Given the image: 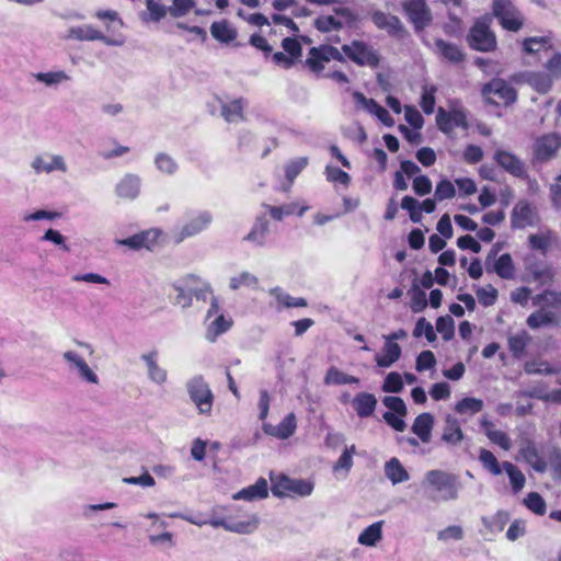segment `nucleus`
Instances as JSON below:
<instances>
[{
  "label": "nucleus",
  "mask_w": 561,
  "mask_h": 561,
  "mask_svg": "<svg viewBox=\"0 0 561 561\" xmlns=\"http://www.w3.org/2000/svg\"><path fill=\"white\" fill-rule=\"evenodd\" d=\"M481 520L490 533L496 534L504 529L510 520V514L505 511H499L492 516H483Z\"/></svg>",
  "instance_id": "a19ab883"
},
{
  "label": "nucleus",
  "mask_w": 561,
  "mask_h": 561,
  "mask_svg": "<svg viewBox=\"0 0 561 561\" xmlns=\"http://www.w3.org/2000/svg\"><path fill=\"white\" fill-rule=\"evenodd\" d=\"M436 330L445 341H449L455 334V322L450 316L439 317L436 321Z\"/></svg>",
  "instance_id": "bf43d9fd"
},
{
  "label": "nucleus",
  "mask_w": 561,
  "mask_h": 561,
  "mask_svg": "<svg viewBox=\"0 0 561 561\" xmlns=\"http://www.w3.org/2000/svg\"><path fill=\"white\" fill-rule=\"evenodd\" d=\"M436 51L446 60L453 64H459L465 60V54L460 47L454 43L446 42L442 38L435 41Z\"/></svg>",
  "instance_id": "473e14b6"
},
{
  "label": "nucleus",
  "mask_w": 561,
  "mask_h": 561,
  "mask_svg": "<svg viewBox=\"0 0 561 561\" xmlns=\"http://www.w3.org/2000/svg\"><path fill=\"white\" fill-rule=\"evenodd\" d=\"M403 389V382L401 375L398 373H389L387 377L385 378L382 390L385 392H392L398 393L401 392Z\"/></svg>",
  "instance_id": "0e129e2a"
},
{
  "label": "nucleus",
  "mask_w": 561,
  "mask_h": 561,
  "mask_svg": "<svg viewBox=\"0 0 561 561\" xmlns=\"http://www.w3.org/2000/svg\"><path fill=\"white\" fill-rule=\"evenodd\" d=\"M335 15H320L314 20V27L322 32L337 31L344 27L345 24L353 20V14L350 9L339 8L334 10Z\"/></svg>",
  "instance_id": "2eb2a0df"
},
{
  "label": "nucleus",
  "mask_w": 561,
  "mask_h": 561,
  "mask_svg": "<svg viewBox=\"0 0 561 561\" xmlns=\"http://www.w3.org/2000/svg\"><path fill=\"white\" fill-rule=\"evenodd\" d=\"M538 310L528 316L526 323L530 329H539L547 325H557L559 323V314L557 311L537 307Z\"/></svg>",
  "instance_id": "393cba45"
},
{
  "label": "nucleus",
  "mask_w": 561,
  "mask_h": 561,
  "mask_svg": "<svg viewBox=\"0 0 561 561\" xmlns=\"http://www.w3.org/2000/svg\"><path fill=\"white\" fill-rule=\"evenodd\" d=\"M477 297L482 306L489 307L495 304L497 290L493 286L488 285L477 290Z\"/></svg>",
  "instance_id": "338daca9"
},
{
  "label": "nucleus",
  "mask_w": 561,
  "mask_h": 561,
  "mask_svg": "<svg viewBox=\"0 0 561 561\" xmlns=\"http://www.w3.org/2000/svg\"><path fill=\"white\" fill-rule=\"evenodd\" d=\"M353 408L362 419L370 416L377 405V399L368 392H359L353 399Z\"/></svg>",
  "instance_id": "2f4dec72"
},
{
  "label": "nucleus",
  "mask_w": 561,
  "mask_h": 561,
  "mask_svg": "<svg viewBox=\"0 0 561 561\" xmlns=\"http://www.w3.org/2000/svg\"><path fill=\"white\" fill-rule=\"evenodd\" d=\"M520 456L536 472L539 473L546 472L549 465L556 469L561 468V450L557 447H552L548 450L547 460L536 444L528 440L520 448Z\"/></svg>",
  "instance_id": "7ed1b4c3"
},
{
  "label": "nucleus",
  "mask_w": 561,
  "mask_h": 561,
  "mask_svg": "<svg viewBox=\"0 0 561 561\" xmlns=\"http://www.w3.org/2000/svg\"><path fill=\"white\" fill-rule=\"evenodd\" d=\"M190 400L199 414L210 415L215 396L203 375H194L185 382Z\"/></svg>",
  "instance_id": "f03ea898"
},
{
  "label": "nucleus",
  "mask_w": 561,
  "mask_h": 561,
  "mask_svg": "<svg viewBox=\"0 0 561 561\" xmlns=\"http://www.w3.org/2000/svg\"><path fill=\"white\" fill-rule=\"evenodd\" d=\"M66 38L77 41H101L107 46L123 45V41H117L108 36H105L102 32L95 30L93 26L88 24L80 26H71L68 30Z\"/></svg>",
  "instance_id": "dca6fc26"
},
{
  "label": "nucleus",
  "mask_w": 561,
  "mask_h": 561,
  "mask_svg": "<svg viewBox=\"0 0 561 561\" xmlns=\"http://www.w3.org/2000/svg\"><path fill=\"white\" fill-rule=\"evenodd\" d=\"M463 437L465 435L461 430L460 422L455 416L448 414L445 417L442 440L449 446H456L463 439Z\"/></svg>",
  "instance_id": "a878e982"
},
{
  "label": "nucleus",
  "mask_w": 561,
  "mask_h": 561,
  "mask_svg": "<svg viewBox=\"0 0 561 561\" xmlns=\"http://www.w3.org/2000/svg\"><path fill=\"white\" fill-rule=\"evenodd\" d=\"M289 491L290 493L297 494L299 496H308L313 491V483L304 479H293V482H289Z\"/></svg>",
  "instance_id": "69168bd1"
},
{
  "label": "nucleus",
  "mask_w": 561,
  "mask_h": 561,
  "mask_svg": "<svg viewBox=\"0 0 561 561\" xmlns=\"http://www.w3.org/2000/svg\"><path fill=\"white\" fill-rule=\"evenodd\" d=\"M425 483L434 492L433 501H454L461 490L459 478L445 470H430L425 474Z\"/></svg>",
  "instance_id": "f257e3e1"
},
{
  "label": "nucleus",
  "mask_w": 561,
  "mask_h": 561,
  "mask_svg": "<svg viewBox=\"0 0 561 561\" xmlns=\"http://www.w3.org/2000/svg\"><path fill=\"white\" fill-rule=\"evenodd\" d=\"M62 358L68 364L69 371L76 374L79 379L92 385L99 383V376L79 353L66 351L62 354Z\"/></svg>",
  "instance_id": "f8f14e48"
},
{
  "label": "nucleus",
  "mask_w": 561,
  "mask_h": 561,
  "mask_svg": "<svg viewBox=\"0 0 561 561\" xmlns=\"http://www.w3.org/2000/svg\"><path fill=\"white\" fill-rule=\"evenodd\" d=\"M270 232V221L266 218V215H260L256 217L251 230L247 236H244L243 240L252 243L254 247H265L267 236Z\"/></svg>",
  "instance_id": "5701e85b"
},
{
  "label": "nucleus",
  "mask_w": 561,
  "mask_h": 561,
  "mask_svg": "<svg viewBox=\"0 0 561 561\" xmlns=\"http://www.w3.org/2000/svg\"><path fill=\"white\" fill-rule=\"evenodd\" d=\"M259 279L250 272L243 271L240 274L232 276L229 280V288L237 290L241 287L256 288Z\"/></svg>",
  "instance_id": "09e8293b"
},
{
  "label": "nucleus",
  "mask_w": 561,
  "mask_h": 561,
  "mask_svg": "<svg viewBox=\"0 0 561 561\" xmlns=\"http://www.w3.org/2000/svg\"><path fill=\"white\" fill-rule=\"evenodd\" d=\"M33 168L37 172H51L54 170H66L65 162L61 157L59 156H46V157H38L36 158L33 163Z\"/></svg>",
  "instance_id": "58836bf2"
},
{
  "label": "nucleus",
  "mask_w": 561,
  "mask_h": 561,
  "mask_svg": "<svg viewBox=\"0 0 561 561\" xmlns=\"http://www.w3.org/2000/svg\"><path fill=\"white\" fill-rule=\"evenodd\" d=\"M342 51L358 66H368L371 68L379 66L380 56L378 51L366 42L353 41L351 44L343 45Z\"/></svg>",
  "instance_id": "0eeeda50"
},
{
  "label": "nucleus",
  "mask_w": 561,
  "mask_h": 561,
  "mask_svg": "<svg viewBox=\"0 0 561 561\" xmlns=\"http://www.w3.org/2000/svg\"><path fill=\"white\" fill-rule=\"evenodd\" d=\"M146 7L149 13V18L147 19L146 14L144 13L141 15L144 21L150 20L153 22H159L167 15V13H169V7H165L156 0H149Z\"/></svg>",
  "instance_id": "5fc2aeb1"
},
{
  "label": "nucleus",
  "mask_w": 561,
  "mask_h": 561,
  "mask_svg": "<svg viewBox=\"0 0 561 561\" xmlns=\"http://www.w3.org/2000/svg\"><path fill=\"white\" fill-rule=\"evenodd\" d=\"M503 471H505L506 474L508 476L513 492H520L525 486L526 482L524 473L514 463L510 461L503 462Z\"/></svg>",
  "instance_id": "37998d69"
},
{
  "label": "nucleus",
  "mask_w": 561,
  "mask_h": 561,
  "mask_svg": "<svg viewBox=\"0 0 561 561\" xmlns=\"http://www.w3.org/2000/svg\"><path fill=\"white\" fill-rule=\"evenodd\" d=\"M479 461L482 467L493 476H500L503 472V463H500L492 451L481 448L479 451Z\"/></svg>",
  "instance_id": "49530a36"
},
{
  "label": "nucleus",
  "mask_w": 561,
  "mask_h": 561,
  "mask_svg": "<svg viewBox=\"0 0 561 561\" xmlns=\"http://www.w3.org/2000/svg\"><path fill=\"white\" fill-rule=\"evenodd\" d=\"M423 334L425 335L428 342H434L436 340V334L433 325L430 322H427L425 318H420L415 324L413 335L415 337H420Z\"/></svg>",
  "instance_id": "680f3d73"
},
{
  "label": "nucleus",
  "mask_w": 561,
  "mask_h": 561,
  "mask_svg": "<svg viewBox=\"0 0 561 561\" xmlns=\"http://www.w3.org/2000/svg\"><path fill=\"white\" fill-rule=\"evenodd\" d=\"M382 522H377L366 527L358 536V542L363 546L373 547L381 539Z\"/></svg>",
  "instance_id": "c03bdc74"
},
{
  "label": "nucleus",
  "mask_w": 561,
  "mask_h": 561,
  "mask_svg": "<svg viewBox=\"0 0 561 561\" xmlns=\"http://www.w3.org/2000/svg\"><path fill=\"white\" fill-rule=\"evenodd\" d=\"M356 454V446L351 445L346 446L339 457L337 461L333 465V471H345L348 473L353 467V456Z\"/></svg>",
  "instance_id": "8fccbe9b"
},
{
  "label": "nucleus",
  "mask_w": 561,
  "mask_h": 561,
  "mask_svg": "<svg viewBox=\"0 0 561 561\" xmlns=\"http://www.w3.org/2000/svg\"><path fill=\"white\" fill-rule=\"evenodd\" d=\"M494 272L504 279H511L514 277L515 266L512 256L508 253H504L497 257L493 266Z\"/></svg>",
  "instance_id": "de8ad7c7"
},
{
  "label": "nucleus",
  "mask_w": 561,
  "mask_h": 561,
  "mask_svg": "<svg viewBox=\"0 0 561 561\" xmlns=\"http://www.w3.org/2000/svg\"><path fill=\"white\" fill-rule=\"evenodd\" d=\"M211 36L225 44H229L237 38V31L227 20L213 22L210 25Z\"/></svg>",
  "instance_id": "f704fd0d"
},
{
  "label": "nucleus",
  "mask_w": 561,
  "mask_h": 561,
  "mask_svg": "<svg viewBox=\"0 0 561 561\" xmlns=\"http://www.w3.org/2000/svg\"><path fill=\"white\" fill-rule=\"evenodd\" d=\"M382 403L389 409L388 412H393L396 414H400L401 416H405L408 413L404 401L399 397H385L382 399Z\"/></svg>",
  "instance_id": "774afa93"
},
{
  "label": "nucleus",
  "mask_w": 561,
  "mask_h": 561,
  "mask_svg": "<svg viewBox=\"0 0 561 561\" xmlns=\"http://www.w3.org/2000/svg\"><path fill=\"white\" fill-rule=\"evenodd\" d=\"M268 496V484L267 481L264 478L257 479V481L249 485L248 488H244L240 490L239 492L234 493L232 495L233 500H242L248 502L259 501L266 499Z\"/></svg>",
  "instance_id": "b1692460"
},
{
  "label": "nucleus",
  "mask_w": 561,
  "mask_h": 561,
  "mask_svg": "<svg viewBox=\"0 0 561 561\" xmlns=\"http://www.w3.org/2000/svg\"><path fill=\"white\" fill-rule=\"evenodd\" d=\"M325 176L329 182L342 184L345 187H347L351 182V176L346 172L330 164L325 168Z\"/></svg>",
  "instance_id": "13d9d810"
},
{
  "label": "nucleus",
  "mask_w": 561,
  "mask_h": 561,
  "mask_svg": "<svg viewBox=\"0 0 561 561\" xmlns=\"http://www.w3.org/2000/svg\"><path fill=\"white\" fill-rule=\"evenodd\" d=\"M434 426V417L431 413L424 412L417 415L412 425V432L423 443H430Z\"/></svg>",
  "instance_id": "c85d7f7f"
},
{
  "label": "nucleus",
  "mask_w": 561,
  "mask_h": 561,
  "mask_svg": "<svg viewBox=\"0 0 561 561\" xmlns=\"http://www.w3.org/2000/svg\"><path fill=\"white\" fill-rule=\"evenodd\" d=\"M324 383L330 385H347V383H358L359 379L357 377L347 375L340 370L339 368L332 366L327 370L324 376Z\"/></svg>",
  "instance_id": "a18cd8bd"
},
{
  "label": "nucleus",
  "mask_w": 561,
  "mask_h": 561,
  "mask_svg": "<svg viewBox=\"0 0 561 561\" xmlns=\"http://www.w3.org/2000/svg\"><path fill=\"white\" fill-rule=\"evenodd\" d=\"M526 507L537 515L546 513V502L542 496L537 492H530L524 500Z\"/></svg>",
  "instance_id": "4d7b16f0"
},
{
  "label": "nucleus",
  "mask_w": 561,
  "mask_h": 561,
  "mask_svg": "<svg viewBox=\"0 0 561 561\" xmlns=\"http://www.w3.org/2000/svg\"><path fill=\"white\" fill-rule=\"evenodd\" d=\"M32 77L47 88H57L59 84L69 81L71 78L64 70L35 72Z\"/></svg>",
  "instance_id": "4c0bfd02"
},
{
  "label": "nucleus",
  "mask_w": 561,
  "mask_h": 561,
  "mask_svg": "<svg viewBox=\"0 0 561 561\" xmlns=\"http://www.w3.org/2000/svg\"><path fill=\"white\" fill-rule=\"evenodd\" d=\"M257 526L259 518L253 515L245 520L229 522L227 530L237 534H251L257 528Z\"/></svg>",
  "instance_id": "603ef678"
},
{
  "label": "nucleus",
  "mask_w": 561,
  "mask_h": 561,
  "mask_svg": "<svg viewBox=\"0 0 561 561\" xmlns=\"http://www.w3.org/2000/svg\"><path fill=\"white\" fill-rule=\"evenodd\" d=\"M141 360L146 364L147 375L151 382L162 386L168 380V371L158 363V351L141 354Z\"/></svg>",
  "instance_id": "4be33fe9"
},
{
  "label": "nucleus",
  "mask_w": 561,
  "mask_h": 561,
  "mask_svg": "<svg viewBox=\"0 0 561 561\" xmlns=\"http://www.w3.org/2000/svg\"><path fill=\"white\" fill-rule=\"evenodd\" d=\"M467 41L469 46L478 51H493L496 48V37L490 28L489 19H478L471 26Z\"/></svg>",
  "instance_id": "39448f33"
},
{
  "label": "nucleus",
  "mask_w": 561,
  "mask_h": 561,
  "mask_svg": "<svg viewBox=\"0 0 561 561\" xmlns=\"http://www.w3.org/2000/svg\"><path fill=\"white\" fill-rule=\"evenodd\" d=\"M533 306L556 311L561 307V291L546 289L531 298Z\"/></svg>",
  "instance_id": "e433bc0d"
},
{
  "label": "nucleus",
  "mask_w": 561,
  "mask_h": 561,
  "mask_svg": "<svg viewBox=\"0 0 561 561\" xmlns=\"http://www.w3.org/2000/svg\"><path fill=\"white\" fill-rule=\"evenodd\" d=\"M549 44V38L546 36L540 37H528L523 42L524 53L530 55L538 53L541 48H545Z\"/></svg>",
  "instance_id": "e2e57ef3"
},
{
  "label": "nucleus",
  "mask_w": 561,
  "mask_h": 561,
  "mask_svg": "<svg viewBox=\"0 0 561 561\" xmlns=\"http://www.w3.org/2000/svg\"><path fill=\"white\" fill-rule=\"evenodd\" d=\"M195 7V0H173L169 7V13L172 18H181Z\"/></svg>",
  "instance_id": "052dcab7"
},
{
  "label": "nucleus",
  "mask_w": 561,
  "mask_h": 561,
  "mask_svg": "<svg viewBox=\"0 0 561 561\" xmlns=\"http://www.w3.org/2000/svg\"><path fill=\"white\" fill-rule=\"evenodd\" d=\"M371 21L379 30L386 31L390 36L403 38L407 34L404 25L396 15L377 10L371 13Z\"/></svg>",
  "instance_id": "a211bd4d"
},
{
  "label": "nucleus",
  "mask_w": 561,
  "mask_h": 561,
  "mask_svg": "<svg viewBox=\"0 0 561 561\" xmlns=\"http://www.w3.org/2000/svg\"><path fill=\"white\" fill-rule=\"evenodd\" d=\"M207 329L205 337L207 341L214 343L219 335L227 332L231 325V318L219 313V304L217 298L211 297V304L206 314Z\"/></svg>",
  "instance_id": "1a4fd4ad"
},
{
  "label": "nucleus",
  "mask_w": 561,
  "mask_h": 561,
  "mask_svg": "<svg viewBox=\"0 0 561 561\" xmlns=\"http://www.w3.org/2000/svg\"><path fill=\"white\" fill-rule=\"evenodd\" d=\"M385 474L392 484H399L410 480L409 472L396 457H392L385 463Z\"/></svg>",
  "instance_id": "c9c22d12"
},
{
  "label": "nucleus",
  "mask_w": 561,
  "mask_h": 561,
  "mask_svg": "<svg viewBox=\"0 0 561 561\" xmlns=\"http://www.w3.org/2000/svg\"><path fill=\"white\" fill-rule=\"evenodd\" d=\"M262 207L268 211L273 219L280 221L284 219V217L289 216L296 211L297 204L290 203L284 204L282 206H272L268 204H263Z\"/></svg>",
  "instance_id": "864d4df0"
},
{
  "label": "nucleus",
  "mask_w": 561,
  "mask_h": 561,
  "mask_svg": "<svg viewBox=\"0 0 561 561\" xmlns=\"http://www.w3.org/2000/svg\"><path fill=\"white\" fill-rule=\"evenodd\" d=\"M308 158L300 157L289 161L285 165V175L289 184L298 176V174L307 167Z\"/></svg>",
  "instance_id": "6e6d98bb"
},
{
  "label": "nucleus",
  "mask_w": 561,
  "mask_h": 561,
  "mask_svg": "<svg viewBox=\"0 0 561 561\" xmlns=\"http://www.w3.org/2000/svg\"><path fill=\"white\" fill-rule=\"evenodd\" d=\"M495 160L504 170H506L507 172L515 176H523L525 174V168L523 162L510 152H496Z\"/></svg>",
  "instance_id": "72a5a7b5"
},
{
  "label": "nucleus",
  "mask_w": 561,
  "mask_h": 561,
  "mask_svg": "<svg viewBox=\"0 0 561 561\" xmlns=\"http://www.w3.org/2000/svg\"><path fill=\"white\" fill-rule=\"evenodd\" d=\"M197 282V277L194 275H187L176 282H174L171 286L176 293L174 297V305L180 306L182 308H188L192 306V293L194 289V283Z\"/></svg>",
  "instance_id": "aec40b11"
},
{
  "label": "nucleus",
  "mask_w": 561,
  "mask_h": 561,
  "mask_svg": "<svg viewBox=\"0 0 561 561\" xmlns=\"http://www.w3.org/2000/svg\"><path fill=\"white\" fill-rule=\"evenodd\" d=\"M531 342V336L525 330L518 331L507 336V345L512 355L520 359L525 356L526 348Z\"/></svg>",
  "instance_id": "7c9ffc66"
},
{
  "label": "nucleus",
  "mask_w": 561,
  "mask_h": 561,
  "mask_svg": "<svg viewBox=\"0 0 561 561\" xmlns=\"http://www.w3.org/2000/svg\"><path fill=\"white\" fill-rule=\"evenodd\" d=\"M115 192L118 197L134 199L140 192V179L135 174H126L116 185Z\"/></svg>",
  "instance_id": "cd10ccee"
},
{
  "label": "nucleus",
  "mask_w": 561,
  "mask_h": 561,
  "mask_svg": "<svg viewBox=\"0 0 561 561\" xmlns=\"http://www.w3.org/2000/svg\"><path fill=\"white\" fill-rule=\"evenodd\" d=\"M538 222V214L534 206L526 201H519L512 210L511 224L515 229H524Z\"/></svg>",
  "instance_id": "f3484780"
},
{
  "label": "nucleus",
  "mask_w": 561,
  "mask_h": 561,
  "mask_svg": "<svg viewBox=\"0 0 561 561\" xmlns=\"http://www.w3.org/2000/svg\"><path fill=\"white\" fill-rule=\"evenodd\" d=\"M559 142H536L534 147V163H545L551 160L558 149Z\"/></svg>",
  "instance_id": "ea45409f"
},
{
  "label": "nucleus",
  "mask_w": 561,
  "mask_h": 561,
  "mask_svg": "<svg viewBox=\"0 0 561 561\" xmlns=\"http://www.w3.org/2000/svg\"><path fill=\"white\" fill-rule=\"evenodd\" d=\"M483 401L478 398L467 397L458 401L455 411L460 415L472 416L483 409Z\"/></svg>",
  "instance_id": "79ce46f5"
},
{
  "label": "nucleus",
  "mask_w": 561,
  "mask_h": 561,
  "mask_svg": "<svg viewBox=\"0 0 561 561\" xmlns=\"http://www.w3.org/2000/svg\"><path fill=\"white\" fill-rule=\"evenodd\" d=\"M492 12L506 31L518 32L524 25L522 12L511 0H493Z\"/></svg>",
  "instance_id": "423d86ee"
},
{
  "label": "nucleus",
  "mask_w": 561,
  "mask_h": 561,
  "mask_svg": "<svg viewBox=\"0 0 561 561\" xmlns=\"http://www.w3.org/2000/svg\"><path fill=\"white\" fill-rule=\"evenodd\" d=\"M525 270L533 280L540 285L550 284L554 277L553 268L543 260L534 254H529L524 260Z\"/></svg>",
  "instance_id": "4468645a"
},
{
  "label": "nucleus",
  "mask_w": 561,
  "mask_h": 561,
  "mask_svg": "<svg viewBox=\"0 0 561 561\" xmlns=\"http://www.w3.org/2000/svg\"><path fill=\"white\" fill-rule=\"evenodd\" d=\"M481 95L484 102L494 106H510L517 100L516 90L504 79L493 78L481 88Z\"/></svg>",
  "instance_id": "20e7f679"
},
{
  "label": "nucleus",
  "mask_w": 561,
  "mask_h": 561,
  "mask_svg": "<svg viewBox=\"0 0 561 561\" xmlns=\"http://www.w3.org/2000/svg\"><path fill=\"white\" fill-rule=\"evenodd\" d=\"M469 118V113L463 108L446 111L445 108L439 107L436 114L437 126L445 134H449L457 128L466 131Z\"/></svg>",
  "instance_id": "9d476101"
},
{
  "label": "nucleus",
  "mask_w": 561,
  "mask_h": 561,
  "mask_svg": "<svg viewBox=\"0 0 561 561\" xmlns=\"http://www.w3.org/2000/svg\"><path fill=\"white\" fill-rule=\"evenodd\" d=\"M213 221V215L208 210L194 213L187 222L182 227L178 241L196 236L208 228Z\"/></svg>",
  "instance_id": "6ab92c4d"
},
{
  "label": "nucleus",
  "mask_w": 561,
  "mask_h": 561,
  "mask_svg": "<svg viewBox=\"0 0 561 561\" xmlns=\"http://www.w3.org/2000/svg\"><path fill=\"white\" fill-rule=\"evenodd\" d=\"M330 60L344 61L342 53L334 46L320 45L319 47H312L309 50V56L306 59V65L311 71L319 75L324 66L323 62Z\"/></svg>",
  "instance_id": "9b49d317"
},
{
  "label": "nucleus",
  "mask_w": 561,
  "mask_h": 561,
  "mask_svg": "<svg viewBox=\"0 0 561 561\" xmlns=\"http://www.w3.org/2000/svg\"><path fill=\"white\" fill-rule=\"evenodd\" d=\"M401 5L416 32L431 25L433 14L425 0H403Z\"/></svg>",
  "instance_id": "6e6552de"
},
{
  "label": "nucleus",
  "mask_w": 561,
  "mask_h": 561,
  "mask_svg": "<svg viewBox=\"0 0 561 561\" xmlns=\"http://www.w3.org/2000/svg\"><path fill=\"white\" fill-rule=\"evenodd\" d=\"M437 92V88L435 85H424L422 88L421 102L420 105L423 112L427 115L433 114L435 111V94Z\"/></svg>",
  "instance_id": "3c124183"
},
{
  "label": "nucleus",
  "mask_w": 561,
  "mask_h": 561,
  "mask_svg": "<svg viewBox=\"0 0 561 561\" xmlns=\"http://www.w3.org/2000/svg\"><path fill=\"white\" fill-rule=\"evenodd\" d=\"M220 102V115L228 123H238L244 119L243 111L247 106V101L243 98L232 100L230 102Z\"/></svg>",
  "instance_id": "bb28decb"
},
{
  "label": "nucleus",
  "mask_w": 561,
  "mask_h": 561,
  "mask_svg": "<svg viewBox=\"0 0 561 561\" xmlns=\"http://www.w3.org/2000/svg\"><path fill=\"white\" fill-rule=\"evenodd\" d=\"M352 95L357 110H363L370 115L376 116L385 126L390 127L394 124V119L391 117L389 112L374 99H367L359 91H354Z\"/></svg>",
  "instance_id": "ddd939ff"
},
{
  "label": "nucleus",
  "mask_w": 561,
  "mask_h": 561,
  "mask_svg": "<svg viewBox=\"0 0 561 561\" xmlns=\"http://www.w3.org/2000/svg\"><path fill=\"white\" fill-rule=\"evenodd\" d=\"M297 428V420L295 413L287 414L283 421L278 425H273L271 423H263L262 430L263 432L268 435L273 436L277 439H287L294 433Z\"/></svg>",
  "instance_id": "412c9836"
},
{
  "label": "nucleus",
  "mask_w": 561,
  "mask_h": 561,
  "mask_svg": "<svg viewBox=\"0 0 561 561\" xmlns=\"http://www.w3.org/2000/svg\"><path fill=\"white\" fill-rule=\"evenodd\" d=\"M401 347L397 342L385 341L381 354H376L375 362L378 367L388 368L401 356Z\"/></svg>",
  "instance_id": "c756f323"
}]
</instances>
